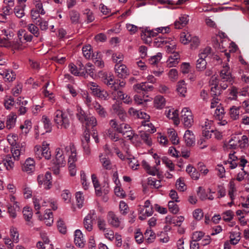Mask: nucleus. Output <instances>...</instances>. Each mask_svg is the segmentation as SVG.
Wrapping results in <instances>:
<instances>
[{"mask_svg": "<svg viewBox=\"0 0 249 249\" xmlns=\"http://www.w3.org/2000/svg\"><path fill=\"white\" fill-rule=\"evenodd\" d=\"M170 41V38L164 37L161 36L156 38L154 39L153 43L155 46L157 47H160L169 43Z\"/></svg>", "mask_w": 249, "mask_h": 249, "instance_id": "nucleus-31", "label": "nucleus"}, {"mask_svg": "<svg viewBox=\"0 0 249 249\" xmlns=\"http://www.w3.org/2000/svg\"><path fill=\"white\" fill-rule=\"evenodd\" d=\"M17 118V115L14 112H11L8 115L6 118V128L8 130L13 128L16 125Z\"/></svg>", "mask_w": 249, "mask_h": 249, "instance_id": "nucleus-18", "label": "nucleus"}, {"mask_svg": "<svg viewBox=\"0 0 249 249\" xmlns=\"http://www.w3.org/2000/svg\"><path fill=\"white\" fill-rule=\"evenodd\" d=\"M207 61L206 59L199 57L196 60V68L198 71H203L206 68Z\"/></svg>", "mask_w": 249, "mask_h": 249, "instance_id": "nucleus-46", "label": "nucleus"}, {"mask_svg": "<svg viewBox=\"0 0 249 249\" xmlns=\"http://www.w3.org/2000/svg\"><path fill=\"white\" fill-rule=\"evenodd\" d=\"M240 107L232 106L230 108L229 114L232 120H237L240 116Z\"/></svg>", "mask_w": 249, "mask_h": 249, "instance_id": "nucleus-30", "label": "nucleus"}, {"mask_svg": "<svg viewBox=\"0 0 249 249\" xmlns=\"http://www.w3.org/2000/svg\"><path fill=\"white\" fill-rule=\"evenodd\" d=\"M191 35L188 32H182L180 35V41L183 44H187L191 40Z\"/></svg>", "mask_w": 249, "mask_h": 249, "instance_id": "nucleus-56", "label": "nucleus"}, {"mask_svg": "<svg viewBox=\"0 0 249 249\" xmlns=\"http://www.w3.org/2000/svg\"><path fill=\"white\" fill-rule=\"evenodd\" d=\"M99 160L103 168L106 170H111L112 168V164L110 159L107 157L106 155L101 154L99 155Z\"/></svg>", "mask_w": 249, "mask_h": 249, "instance_id": "nucleus-22", "label": "nucleus"}, {"mask_svg": "<svg viewBox=\"0 0 249 249\" xmlns=\"http://www.w3.org/2000/svg\"><path fill=\"white\" fill-rule=\"evenodd\" d=\"M107 220L112 227L122 229L124 225L121 220L113 212H109L107 215Z\"/></svg>", "mask_w": 249, "mask_h": 249, "instance_id": "nucleus-7", "label": "nucleus"}, {"mask_svg": "<svg viewBox=\"0 0 249 249\" xmlns=\"http://www.w3.org/2000/svg\"><path fill=\"white\" fill-rule=\"evenodd\" d=\"M95 214L94 211H90L89 213L85 217L84 219V226L85 228L88 231H90L92 230V221L94 220V215Z\"/></svg>", "mask_w": 249, "mask_h": 249, "instance_id": "nucleus-14", "label": "nucleus"}, {"mask_svg": "<svg viewBox=\"0 0 249 249\" xmlns=\"http://www.w3.org/2000/svg\"><path fill=\"white\" fill-rule=\"evenodd\" d=\"M84 73L85 74V78L88 75H89L91 77H93L95 75V69L92 64L90 63H88L85 66Z\"/></svg>", "mask_w": 249, "mask_h": 249, "instance_id": "nucleus-40", "label": "nucleus"}, {"mask_svg": "<svg viewBox=\"0 0 249 249\" xmlns=\"http://www.w3.org/2000/svg\"><path fill=\"white\" fill-rule=\"evenodd\" d=\"M147 183L149 185H151L155 188H159L161 186L160 180H156L155 178L152 177L148 178Z\"/></svg>", "mask_w": 249, "mask_h": 249, "instance_id": "nucleus-63", "label": "nucleus"}, {"mask_svg": "<svg viewBox=\"0 0 249 249\" xmlns=\"http://www.w3.org/2000/svg\"><path fill=\"white\" fill-rule=\"evenodd\" d=\"M3 74L4 75L3 78L5 81L12 82L16 78V74L12 71L5 70L3 71Z\"/></svg>", "mask_w": 249, "mask_h": 249, "instance_id": "nucleus-47", "label": "nucleus"}, {"mask_svg": "<svg viewBox=\"0 0 249 249\" xmlns=\"http://www.w3.org/2000/svg\"><path fill=\"white\" fill-rule=\"evenodd\" d=\"M3 160L6 170L9 171L13 170L14 167V162L12 160V157L7 156Z\"/></svg>", "mask_w": 249, "mask_h": 249, "instance_id": "nucleus-59", "label": "nucleus"}, {"mask_svg": "<svg viewBox=\"0 0 249 249\" xmlns=\"http://www.w3.org/2000/svg\"><path fill=\"white\" fill-rule=\"evenodd\" d=\"M91 179L97 196H101L103 193L106 194L108 192V186L101 187L95 175H92Z\"/></svg>", "mask_w": 249, "mask_h": 249, "instance_id": "nucleus-9", "label": "nucleus"}, {"mask_svg": "<svg viewBox=\"0 0 249 249\" xmlns=\"http://www.w3.org/2000/svg\"><path fill=\"white\" fill-rule=\"evenodd\" d=\"M13 36V33L10 31L6 30L4 29H0V43L1 45H4L7 42V40Z\"/></svg>", "mask_w": 249, "mask_h": 249, "instance_id": "nucleus-20", "label": "nucleus"}, {"mask_svg": "<svg viewBox=\"0 0 249 249\" xmlns=\"http://www.w3.org/2000/svg\"><path fill=\"white\" fill-rule=\"evenodd\" d=\"M50 144L46 141L43 142L42 143V152L43 157L46 160H49L51 158V153L49 147Z\"/></svg>", "mask_w": 249, "mask_h": 249, "instance_id": "nucleus-32", "label": "nucleus"}, {"mask_svg": "<svg viewBox=\"0 0 249 249\" xmlns=\"http://www.w3.org/2000/svg\"><path fill=\"white\" fill-rule=\"evenodd\" d=\"M65 149L67 152H69V151L71 152L68 159V166L71 176H74L76 173L75 164V162L77 160L75 148L73 144L70 143L65 148Z\"/></svg>", "mask_w": 249, "mask_h": 249, "instance_id": "nucleus-4", "label": "nucleus"}, {"mask_svg": "<svg viewBox=\"0 0 249 249\" xmlns=\"http://www.w3.org/2000/svg\"><path fill=\"white\" fill-rule=\"evenodd\" d=\"M25 31V30L24 29H20L18 31L17 34L18 38L13 44L14 49L22 50L25 47V46L23 45V38Z\"/></svg>", "mask_w": 249, "mask_h": 249, "instance_id": "nucleus-16", "label": "nucleus"}, {"mask_svg": "<svg viewBox=\"0 0 249 249\" xmlns=\"http://www.w3.org/2000/svg\"><path fill=\"white\" fill-rule=\"evenodd\" d=\"M28 31L35 37H38L40 33L38 28L33 24H29L27 25Z\"/></svg>", "mask_w": 249, "mask_h": 249, "instance_id": "nucleus-55", "label": "nucleus"}, {"mask_svg": "<svg viewBox=\"0 0 249 249\" xmlns=\"http://www.w3.org/2000/svg\"><path fill=\"white\" fill-rule=\"evenodd\" d=\"M25 147L24 145L21 143L12 146L11 149L12 157L15 160H18L20 155L24 153Z\"/></svg>", "mask_w": 249, "mask_h": 249, "instance_id": "nucleus-11", "label": "nucleus"}, {"mask_svg": "<svg viewBox=\"0 0 249 249\" xmlns=\"http://www.w3.org/2000/svg\"><path fill=\"white\" fill-rule=\"evenodd\" d=\"M179 58V54L178 53L170 56L166 62L167 66L169 68L175 67L178 63Z\"/></svg>", "mask_w": 249, "mask_h": 249, "instance_id": "nucleus-26", "label": "nucleus"}, {"mask_svg": "<svg viewBox=\"0 0 249 249\" xmlns=\"http://www.w3.org/2000/svg\"><path fill=\"white\" fill-rule=\"evenodd\" d=\"M7 141L11 146L18 145L17 141L18 140V136L15 134H10L8 135L7 137Z\"/></svg>", "mask_w": 249, "mask_h": 249, "instance_id": "nucleus-54", "label": "nucleus"}, {"mask_svg": "<svg viewBox=\"0 0 249 249\" xmlns=\"http://www.w3.org/2000/svg\"><path fill=\"white\" fill-rule=\"evenodd\" d=\"M8 213L11 217L15 218L17 216V212L19 210V206H13L12 204L8 203L7 205Z\"/></svg>", "mask_w": 249, "mask_h": 249, "instance_id": "nucleus-41", "label": "nucleus"}, {"mask_svg": "<svg viewBox=\"0 0 249 249\" xmlns=\"http://www.w3.org/2000/svg\"><path fill=\"white\" fill-rule=\"evenodd\" d=\"M239 142V138L237 136H234L228 142L224 143V147L226 150L236 149L238 147Z\"/></svg>", "mask_w": 249, "mask_h": 249, "instance_id": "nucleus-25", "label": "nucleus"}, {"mask_svg": "<svg viewBox=\"0 0 249 249\" xmlns=\"http://www.w3.org/2000/svg\"><path fill=\"white\" fill-rule=\"evenodd\" d=\"M177 91L180 96L185 97L187 92V84L184 80L179 81L177 85Z\"/></svg>", "mask_w": 249, "mask_h": 249, "instance_id": "nucleus-27", "label": "nucleus"}, {"mask_svg": "<svg viewBox=\"0 0 249 249\" xmlns=\"http://www.w3.org/2000/svg\"><path fill=\"white\" fill-rule=\"evenodd\" d=\"M168 208L171 213L174 214L177 213L179 211L178 205L174 201H170L168 202Z\"/></svg>", "mask_w": 249, "mask_h": 249, "instance_id": "nucleus-62", "label": "nucleus"}, {"mask_svg": "<svg viewBox=\"0 0 249 249\" xmlns=\"http://www.w3.org/2000/svg\"><path fill=\"white\" fill-rule=\"evenodd\" d=\"M35 162L31 158L27 159L22 167V170L27 173H31L35 170Z\"/></svg>", "mask_w": 249, "mask_h": 249, "instance_id": "nucleus-23", "label": "nucleus"}, {"mask_svg": "<svg viewBox=\"0 0 249 249\" xmlns=\"http://www.w3.org/2000/svg\"><path fill=\"white\" fill-rule=\"evenodd\" d=\"M219 86L222 90L226 89L233 80L231 70L227 63L223 64L219 74Z\"/></svg>", "mask_w": 249, "mask_h": 249, "instance_id": "nucleus-2", "label": "nucleus"}, {"mask_svg": "<svg viewBox=\"0 0 249 249\" xmlns=\"http://www.w3.org/2000/svg\"><path fill=\"white\" fill-rule=\"evenodd\" d=\"M9 232L13 242L16 243H18L19 240V234L18 229L13 226H11L10 228Z\"/></svg>", "mask_w": 249, "mask_h": 249, "instance_id": "nucleus-37", "label": "nucleus"}, {"mask_svg": "<svg viewBox=\"0 0 249 249\" xmlns=\"http://www.w3.org/2000/svg\"><path fill=\"white\" fill-rule=\"evenodd\" d=\"M127 162L129 164L130 168L133 170H136L138 167L139 166L138 160L134 158H127Z\"/></svg>", "mask_w": 249, "mask_h": 249, "instance_id": "nucleus-60", "label": "nucleus"}, {"mask_svg": "<svg viewBox=\"0 0 249 249\" xmlns=\"http://www.w3.org/2000/svg\"><path fill=\"white\" fill-rule=\"evenodd\" d=\"M165 105V99L161 96L158 95L154 99V106L158 109L162 108Z\"/></svg>", "mask_w": 249, "mask_h": 249, "instance_id": "nucleus-36", "label": "nucleus"}, {"mask_svg": "<svg viewBox=\"0 0 249 249\" xmlns=\"http://www.w3.org/2000/svg\"><path fill=\"white\" fill-rule=\"evenodd\" d=\"M25 4L16 6L14 9V12L16 16L18 18H21L25 16L24 10Z\"/></svg>", "mask_w": 249, "mask_h": 249, "instance_id": "nucleus-39", "label": "nucleus"}, {"mask_svg": "<svg viewBox=\"0 0 249 249\" xmlns=\"http://www.w3.org/2000/svg\"><path fill=\"white\" fill-rule=\"evenodd\" d=\"M42 206H50L53 210H55L57 209L56 201L53 198L42 199Z\"/></svg>", "mask_w": 249, "mask_h": 249, "instance_id": "nucleus-34", "label": "nucleus"}, {"mask_svg": "<svg viewBox=\"0 0 249 249\" xmlns=\"http://www.w3.org/2000/svg\"><path fill=\"white\" fill-rule=\"evenodd\" d=\"M33 203L35 210L36 211V213H39V210L42 207V198L41 197H34L33 198Z\"/></svg>", "mask_w": 249, "mask_h": 249, "instance_id": "nucleus-50", "label": "nucleus"}, {"mask_svg": "<svg viewBox=\"0 0 249 249\" xmlns=\"http://www.w3.org/2000/svg\"><path fill=\"white\" fill-rule=\"evenodd\" d=\"M235 152H234L233 153H230L229 154V159L227 160V161H225L226 164H229V167L231 169H233L235 168L238 165L237 160H239V158L238 159V157L235 155Z\"/></svg>", "mask_w": 249, "mask_h": 249, "instance_id": "nucleus-24", "label": "nucleus"}, {"mask_svg": "<svg viewBox=\"0 0 249 249\" xmlns=\"http://www.w3.org/2000/svg\"><path fill=\"white\" fill-rule=\"evenodd\" d=\"M112 95L113 96V99L116 100L120 99L124 100V102L125 104H129L131 103L132 100L129 96L127 95L124 94L121 90L117 91H113L112 92Z\"/></svg>", "mask_w": 249, "mask_h": 249, "instance_id": "nucleus-21", "label": "nucleus"}, {"mask_svg": "<svg viewBox=\"0 0 249 249\" xmlns=\"http://www.w3.org/2000/svg\"><path fill=\"white\" fill-rule=\"evenodd\" d=\"M93 108L96 110L98 114L101 117H105L107 115V112L105 108L101 106L97 102H93Z\"/></svg>", "mask_w": 249, "mask_h": 249, "instance_id": "nucleus-35", "label": "nucleus"}, {"mask_svg": "<svg viewBox=\"0 0 249 249\" xmlns=\"http://www.w3.org/2000/svg\"><path fill=\"white\" fill-rule=\"evenodd\" d=\"M104 82L107 86H110L114 91H117L119 89V86L116 84L114 76L111 73H106L105 74Z\"/></svg>", "mask_w": 249, "mask_h": 249, "instance_id": "nucleus-12", "label": "nucleus"}, {"mask_svg": "<svg viewBox=\"0 0 249 249\" xmlns=\"http://www.w3.org/2000/svg\"><path fill=\"white\" fill-rule=\"evenodd\" d=\"M115 184L116 186L114 188V193L115 195L120 198H124L125 196V193L123 189L118 185V183H119V180L117 179H116L115 181Z\"/></svg>", "mask_w": 249, "mask_h": 249, "instance_id": "nucleus-43", "label": "nucleus"}, {"mask_svg": "<svg viewBox=\"0 0 249 249\" xmlns=\"http://www.w3.org/2000/svg\"><path fill=\"white\" fill-rule=\"evenodd\" d=\"M156 36L157 32H155L154 29L150 30L147 28L142 30L141 36L142 39L145 41V42H150L151 41V38Z\"/></svg>", "mask_w": 249, "mask_h": 249, "instance_id": "nucleus-13", "label": "nucleus"}, {"mask_svg": "<svg viewBox=\"0 0 249 249\" xmlns=\"http://www.w3.org/2000/svg\"><path fill=\"white\" fill-rule=\"evenodd\" d=\"M184 139L188 146H192L195 142V137L192 131L187 130L184 135Z\"/></svg>", "mask_w": 249, "mask_h": 249, "instance_id": "nucleus-28", "label": "nucleus"}, {"mask_svg": "<svg viewBox=\"0 0 249 249\" xmlns=\"http://www.w3.org/2000/svg\"><path fill=\"white\" fill-rule=\"evenodd\" d=\"M42 122L44 124V127L46 129V132H49L51 131L52 127V124L50 119L46 115H43L42 117Z\"/></svg>", "mask_w": 249, "mask_h": 249, "instance_id": "nucleus-58", "label": "nucleus"}, {"mask_svg": "<svg viewBox=\"0 0 249 249\" xmlns=\"http://www.w3.org/2000/svg\"><path fill=\"white\" fill-rule=\"evenodd\" d=\"M144 236L146 241L148 243L153 242L156 238L155 233L150 229L146 230Z\"/></svg>", "mask_w": 249, "mask_h": 249, "instance_id": "nucleus-44", "label": "nucleus"}, {"mask_svg": "<svg viewBox=\"0 0 249 249\" xmlns=\"http://www.w3.org/2000/svg\"><path fill=\"white\" fill-rule=\"evenodd\" d=\"M69 16L70 19L72 23H77L80 18V14L76 10H72L70 12Z\"/></svg>", "mask_w": 249, "mask_h": 249, "instance_id": "nucleus-51", "label": "nucleus"}, {"mask_svg": "<svg viewBox=\"0 0 249 249\" xmlns=\"http://www.w3.org/2000/svg\"><path fill=\"white\" fill-rule=\"evenodd\" d=\"M32 127V123L29 120H26L23 124L20 126L22 130V132L25 134H27Z\"/></svg>", "mask_w": 249, "mask_h": 249, "instance_id": "nucleus-57", "label": "nucleus"}, {"mask_svg": "<svg viewBox=\"0 0 249 249\" xmlns=\"http://www.w3.org/2000/svg\"><path fill=\"white\" fill-rule=\"evenodd\" d=\"M67 146L63 145L60 148H57L55 150V158L54 160V163L58 167H63L66 165L65 154L68 155H71V151L67 152L65 148Z\"/></svg>", "mask_w": 249, "mask_h": 249, "instance_id": "nucleus-5", "label": "nucleus"}, {"mask_svg": "<svg viewBox=\"0 0 249 249\" xmlns=\"http://www.w3.org/2000/svg\"><path fill=\"white\" fill-rule=\"evenodd\" d=\"M189 21L188 16L186 15H181L178 20L175 22V27L176 29H181L187 24Z\"/></svg>", "mask_w": 249, "mask_h": 249, "instance_id": "nucleus-29", "label": "nucleus"}, {"mask_svg": "<svg viewBox=\"0 0 249 249\" xmlns=\"http://www.w3.org/2000/svg\"><path fill=\"white\" fill-rule=\"evenodd\" d=\"M211 94L213 97H218L221 94V89H220V86L219 87L218 85L215 83H211Z\"/></svg>", "mask_w": 249, "mask_h": 249, "instance_id": "nucleus-49", "label": "nucleus"}, {"mask_svg": "<svg viewBox=\"0 0 249 249\" xmlns=\"http://www.w3.org/2000/svg\"><path fill=\"white\" fill-rule=\"evenodd\" d=\"M33 3L35 6L34 9L39 11L42 15L45 14L46 12L43 9V4L41 0H33Z\"/></svg>", "mask_w": 249, "mask_h": 249, "instance_id": "nucleus-53", "label": "nucleus"}, {"mask_svg": "<svg viewBox=\"0 0 249 249\" xmlns=\"http://www.w3.org/2000/svg\"><path fill=\"white\" fill-rule=\"evenodd\" d=\"M167 134L173 144H177L179 142V139L176 131L173 128H169L167 130Z\"/></svg>", "mask_w": 249, "mask_h": 249, "instance_id": "nucleus-33", "label": "nucleus"}, {"mask_svg": "<svg viewBox=\"0 0 249 249\" xmlns=\"http://www.w3.org/2000/svg\"><path fill=\"white\" fill-rule=\"evenodd\" d=\"M52 176L49 172H46L44 175H39L37 177L38 182L39 184H43L46 189H50L52 186Z\"/></svg>", "mask_w": 249, "mask_h": 249, "instance_id": "nucleus-10", "label": "nucleus"}, {"mask_svg": "<svg viewBox=\"0 0 249 249\" xmlns=\"http://www.w3.org/2000/svg\"><path fill=\"white\" fill-rule=\"evenodd\" d=\"M138 212L140 214L139 218L141 220H144L146 217L150 216L153 213V208H145L140 206L138 209Z\"/></svg>", "mask_w": 249, "mask_h": 249, "instance_id": "nucleus-15", "label": "nucleus"}, {"mask_svg": "<svg viewBox=\"0 0 249 249\" xmlns=\"http://www.w3.org/2000/svg\"><path fill=\"white\" fill-rule=\"evenodd\" d=\"M87 87L91 90L92 94L95 96L98 92H100V90L101 89L97 83L92 82L88 83Z\"/></svg>", "mask_w": 249, "mask_h": 249, "instance_id": "nucleus-52", "label": "nucleus"}, {"mask_svg": "<svg viewBox=\"0 0 249 249\" xmlns=\"http://www.w3.org/2000/svg\"><path fill=\"white\" fill-rule=\"evenodd\" d=\"M70 72L76 76H83L85 77L84 71H79L78 68L73 63H71L68 66Z\"/></svg>", "mask_w": 249, "mask_h": 249, "instance_id": "nucleus-38", "label": "nucleus"}, {"mask_svg": "<svg viewBox=\"0 0 249 249\" xmlns=\"http://www.w3.org/2000/svg\"><path fill=\"white\" fill-rule=\"evenodd\" d=\"M71 116L68 110L57 109L53 113V121L58 128L67 129L71 125Z\"/></svg>", "mask_w": 249, "mask_h": 249, "instance_id": "nucleus-1", "label": "nucleus"}, {"mask_svg": "<svg viewBox=\"0 0 249 249\" xmlns=\"http://www.w3.org/2000/svg\"><path fill=\"white\" fill-rule=\"evenodd\" d=\"M115 72L119 78L125 79L129 74V71L124 64H116L114 67Z\"/></svg>", "mask_w": 249, "mask_h": 249, "instance_id": "nucleus-8", "label": "nucleus"}, {"mask_svg": "<svg viewBox=\"0 0 249 249\" xmlns=\"http://www.w3.org/2000/svg\"><path fill=\"white\" fill-rule=\"evenodd\" d=\"M165 114L167 118L173 120L174 124L178 125L179 123L178 112L175 108H169L165 111Z\"/></svg>", "mask_w": 249, "mask_h": 249, "instance_id": "nucleus-17", "label": "nucleus"}, {"mask_svg": "<svg viewBox=\"0 0 249 249\" xmlns=\"http://www.w3.org/2000/svg\"><path fill=\"white\" fill-rule=\"evenodd\" d=\"M75 197L77 205L78 208H80L83 206L84 198L83 193L81 192H78L75 194Z\"/></svg>", "mask_w": 249, "mask_h": 249, "instance_id": "nucleus-64", "label": "nucleus"}, {"mask_svg": "<svg viewBox=\"0 0 249 249\" xmlns=\"http://www.w3.org/2000/svg\"><path fill=\"white\" fill-rule=\"evenodd\" d=\"M74 242L77 246L81 248H83L85 245V240L80 230H76L74 232Z\"/></svg>", "mask_w": 249, "mask_h": 249, "instance_id": "nucleus-19", "label": "nucleus"}, {"mask_svg": "<svg viewBox=\"0 0 249 249\" xmlns=\"http://www.w3.org/2000/svg\"><path fill=\"white\" fill-rule=\"evenodd\" d=\"M181 120L185 126L190 127L194 123L192 113L188 107H184L181 112Z\"/></svg>", "mask_w": 249, "mask_h": 249, "instance_id": "nucleus-6", "label": "nucleus"}, {"mask_svg": "<svg viewBox=\"0 0 249 249\" xmlns=\"http://www.w3.org/2000/svg\"><path fill=\"white\" fill-rule=\"evenodd\" d=\"M212 54L211 48L210 47H207L200 50L198 57L205 59L207 57H211Z\"/></svg>", "mask_w": 249, "mask_h": 249, "instance_id": "nucleus-45", "label": "nucleus"}, {"mask_svg": "<svg viewBox=\"0 0 249 249\" xmlns=\"http://www.w3.org/2000/svg\"><path fill=\"white\" fill-rule=\"evenodd\" d=\"M167 75L171 82H175L178 78V72L176 69H171L168 72Z\"/></svg>", "mask_w": 249, "mask_h": 249, "instance_id": "nucleus-48", "label": "nucleus"}, {"mask_svg": "<svg viewBox=\"0 0 249 249\" xmlns=\"http://www.w3.org/2000/svg\"><path fill=\"white\" fill-rule=\"evenodd\" d=\"M240 232L237 231H232L230 235V243L232 245H236L240 240Z\"/></svg>", "mask_w": 249, "mask_h": 249, "instance_id": "nucleus-42", "label": "nucleus"}, {"mask_svg": "<svg viewBox=\"0 0 249 249\" xmlns=\"http://www.w3.org/2000/svg\"><path fill=\"white\" fill-rule=\"evenodd\" d=\"M134 89L139 93L140 90L144 91H151L153 89L152 85H149L146 82H142L140 84H136L133 86ZM134 101L136 104L138 105L142 104L143 102H146L148 101L145 99V97L141 93L136 94L134 97Z\"/></svg>", "mask_w": 249, "mask_h": 249, "instance_id": "nucleus-3", "label": "nucleus"}, {"mask_svg": "<svg viewBox=\"0 0 249 249\" xmlns=\"http://www.w3.org/2000/svg\"><path fill=\"white\" fill-rule=\"evenodd\" d=\"M62 198L66 203L71 202V195L68 190H65L62 191L61 194Z\"/></svg>", "mask_w": 249, "mask_h": 249, "instance_id": "nucleus-61", "label": "nucleus"}]
</instances>
